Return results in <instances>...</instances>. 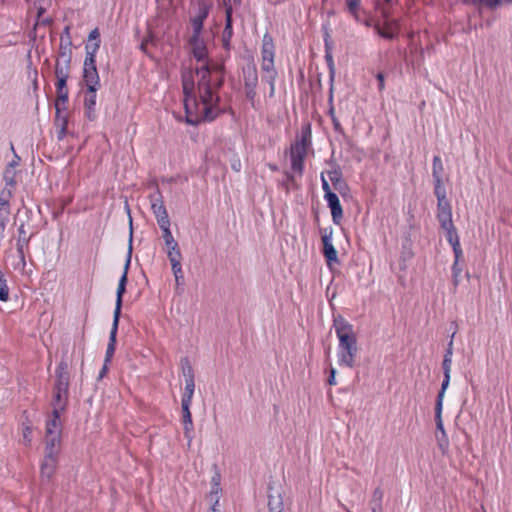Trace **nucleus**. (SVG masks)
<instances>
[{
    "instance_id": "obj_1",
    "label": "nucleus",
    "mask_w": 512,
    "mask_h": 512,
    "mask_svg": "<svg viewBox=\"0 0 512 512\" xmlns=\"http://www.w3.org/2000/svg\"><path fill=\"white\" fill-rule=\"evenodd\" d=\"M334 328L339 340L338 345V364L353 368L355 357L358 352L357 337L353 325L346 321L342 316L334 318Z\"/></svg>"
},
{
    "instance_id": "obj_2",
    "label": "nucleus",
    "mask_w": 512,
    "mask_h": 512,
    "mask_svg": "<svg viewBox=\"0 0 512 512\" xmlns=\"http://www.w3.org/2000/svg\"><path fill=\"white\" fill-rule=\"evenodd\" d=\"M56 381L53 389L52 406L59 410H66L69 396L70 375L68 372V363L65 360L60 361L56 368Z\"/></svg>"
},
{
    "instance_id": "obj_3",
    "label": "nucleus",
    "mask_w": 512,
    "mask_h": 512,
    "mask_svg": "<svg viewBox=\"0 0 512 512\" xmlns=\"http://www.w3.org/2000/svg\"><path fill=\"white\" fill-rule=\"evenodd\" d=\"M311 124L302 126L300 139H297L290 148L291 169L299 176L304 172V161L307 149L311 145Z\"/></svg>"
},
{
    "instance_id": "obj_4",
    "label": "nucleus",
    "mask_w": 512,
    "mask_h": 512,
    "mask_svg": "<svg viewBox=\"0 0 512 512\" xmlns=\"http://www.w3.org/2000/svg\"><path fill=\"white\" fill-rule=\"evenodd\" d=\"M99 50V41L85 46V59L83 64V81L88 92L98 91L101 87L100 78L96 66V54Z\"/></svg>"
},
{
    "instance_id": "obj_5",
    "label": "nucleus",
    "mask_w": 512,
    "mask_h": 512,
    "mask_svg": "<svg viewBox=\"0 0 512 512\" xmlns=\"http://www.w3.org/2000/svg\"><path fill=\"white\" fill-rule=\"evenodd\" d=\"M198 90L200 101L203 104V120H215L222 112L218 107L220 97L215 95V89L212 86L198 88Z\"/></svg>"
},
{
    "instance_id": "obj_6",
    "label": "nucleus",
    "mask_w": 512,
    "mask_h": 512,
    "mask_svg": "<svg viewBox=\"0 0 512 512\" xmlns=\"http://www.w3.org/2000/svg\"><path fill=\"white\" fill-rule=\"evenodd\" d=\"M132 239H133V231H132V219L130 218V236H129V247H128V253L126 258V263L124 265V271L122 276L119 279L117 291H116V303H115V310L113 313V321H119L121 316V308L123 303V295L126 291V284H127V275H128V269L131 262V254H132Z\"/></svg>"
},
{
    "instance_id": "obj_7",
    "label": "nucleus",
    "mask_w": 512,
    "mask_h": 512,
    "mask_svg": "<svg viewBox=\"0 0 512 512\" xmlns=\"http://www.w3.org/2000/svg\"><path fill=\"white\" fill-rule=\"evenodd\" d=\"M436 218L439 221L441 229L445 231L446 239L448 243L452 246L454 256H456L457 259H460V257L462 256V249L457 229L452 220V213L436 215Z\"/></svg>"
},
{
    "instance_id": "obj_8",
    "label": "nucleus",
    "mask_w": 512,
    "mask_h": 512,
    "mask_svg": "<svg viewBox=\"0 0 512 512\" xmlns=\"http://www.w3.org/2000/svg\"><path fill=\"white\" fill-rule=\"evenodd\" d=\"M243 83L245 89V97L250 102L251 106L255 108L256 89L258 86V72L254 63L248 64L242 69Z\"/></svg>"
},
{
    "instance_id": "obj_9",
    "label": "nucleus",
    "mask_w": 512,
    "mask_h": 512,
    "mask_svg": "<svg viewBox=\"0 0 512 512\" xmlns=\"http://www.w3.org/2000/svg\"><path fill=\"white\" fill-rule=\"evenodd\" d=\"M152 212L157 220L159 227L171 225L167 209L164 205L163 196L159 189L156 193L149 196Z\"/></svg>"
},
{
    "instance_id": "obj_10",
    "label": "nucleus",
    "mask_w": 512,
    "mask_h": 512,
    "mask_svg": "<svg viewBox=\"0 0 512 512\" xmlns=\"http://www.w3.org/2000/svg\"><path fill=\"white\" fill-rule=\"evenodd\" d=\"M323 243V255L327 264L339 263L337 250L332 243L333 229L331 227L320 229Z\"/></svg>"
},
{
    "instance_id": "obj_11",
    "label": "nucleus",
    "mask_w": 512,
    "mask_h": 512,
    "mask_svg": "<svg viewBox=\"0 0 512 512\" xmlns=\"http://www.w3.org/2000/svg\"><path fill=\"white\" fill-rule=\"evenodd\" d=\"M434 195L437 198V212L436 215H444L452 213V205L447 199L446 189L443 185V180H434Z\"/></svg>"
},
{
    "instance_id": "obj_12",
    "label": "nucleus",
    "mask_w": 512,
    "mask_h": 512,
    "mask_svg": "<svg viewBox=\"0 0 512 512\" xmlns=\"http://www.w3.org/2000/svg\"><path fill=\"white\" fill-rule=\"evenodd\" d=\"M197 15L191 19L192 35H201L205 19L208 17L211 3L208 0H197Z\"/></svg>"
},
{
    "instance_id": "obj_13",
    "label": "nucleus",
    "mask_w": 512,
    "mask_h": 512,
    "mask_svg": "<svg viewBox=\"0 0 512 512\" xmlns=\"http://www.w3.org/2000/svg\"><path fill=\"white\" fill-rule=\"evenodd\" d=\"M55 106V126L57 129V139L59 141L63 140L67 133V126H68V114L66 112L67 110V104L61 105V104H54Z\"/></svg>"
},
{
    "instance_id": "obj_14",
    "label": "nucleus",
    "mask_w": 512,
    "mask_h": 512,
    "mask_svg": "<svg viewBox=\"0 0 512 512\" xmlns=\"http://www.w3.org/2000/svg\"><path fill=\"white\" fill-rule=\"evenodd\" d=\"M33 236L34 233H30L29 235L27 234L24 223H21L19 225L16 250L19 257V261L23 268L26 266L25 249L28 248L30 240Z\"/></svg>"
},
{
    "instance_id": "obj_15",
    "label": "nucleus",
    "mask_w": 512,
    "mask_h": 512,
    "mask_svg": "<svg viewBox=\"0 0 512 512\" xmlns=\"http://www.w3.org/2000/svg\"><path fill=\"white\" fill-rule=\"evenodd\" d=\"M261 69L264 73L263 81L268 83L269 85V97H274L275 95V83L278 76V73L275 69L274 60H262Z\"/></svg>"
},
{
    "instance_id": "obj_16",
    "label": "nucleus",
    "mask_w": 512,
    "mask_h": 512,
    "mask_svg": "<svg viewBox=\"0 0 512 512\" xmlns=\"http://www.w3.org/2000/svg\"><path fill=\"white\" fill-rule=\"evenodd\" d=\"M435 422H436V440L439 449L443 454H446L449 450V439L444 429L442 421V409L435 410Z\"/></svg>"
},
{
    "instance_id": "obj_17",
    "label": "nucleus",
    "mask_w": 512,
    "mask_h": 512,
    "mask_svg": "<svg viewBox=\"0 0 512 512\" xmlns=\"http://www.w3.org/2000/svg\"><path fill=\"white\" fill-rule=\"evenodd\" d=\"M59 462V456L44 454V459L40 467L42 481L49 482L53 477Z\"/></svg>"
},
{
    "instance_id": "obj_18",
    "label": "nucleus",
    "mask_w": 512,
    "mask_h": 512,
    "mask_svg": "<svg viewBox=\"0 0 512 512\" xmlns=\"http://www.w3.org/2000/svg\"><path fill=\"white\" fill-rule=\"evenodd\" d=\"M327 205L331 210L332 220L334 224L339 225L343 218V208L336 193H328L324 195Z\"/></svg>"
},
{
    "instance_id": "obj_19",
    "label": "nucleus",
    "mask_w": 512,
    "mask_h": 512,
    "mask_svg": "<svg viewBox=\"0 0 512 512\" xmlns=\"http://www.w3.org/2000/svg\"><path fill=\"white\" fill-rule=\"evenodd\" d=\"M189 45L192 48L193 57L197 61H204L208 57L207 47L204 41L201 39V35H192L189 38Z\"/></svg>"
},
{
    "instance_id": "obj_20",
    "label": "nucleus",
    "mask_w": 512,
    "mask_h": 512,
    "mask_svg": "<svg viewBox=\"0 0 512 512\" xmlns=\"http://www.w3.org/2000/svg\"><path fill=\"white\" fill-rule=\"evenodd\" d=\"M64 410L53 408L51 416L46 421L45 434H62L60 415Z\"/></svg>"
},
{
    "instance_id": "obj_21",
    "label": "nucleus",
    "mask_w": 512,
    "mask_h": 512,
    "mask_svg": "<svg viewBox=\"0 0 512 512\" xmlns=\"http://www.w3.org/2000/svg\"><path fill=\"white\" fill-rule=\"evenodd\" d=\"M328 176L336 191H338L341 195H345L348 192V184L343 179L342 171L339 168L329 171Z\"/></svg>"
},
{
    "instance_id": "obj_22",
    "label": "nucleus",
    "mask_w": 512,
    "mask_h": 512,
    "mask_svg": "<svg viewBox=\"0 0 512 512\" xmlns=\"http://www.w3.org/2000/svg\"><path fill=\"white\" fill-rule=\"evenodd\" d=\"M268 489V512H285L282 493L279 491L272 493L273 488L271 486H269Z\"/></svg>"
},
{
    "instance_id": "obj_23",
    "label": "nucleus",
    "mask_w": 512,
    "mask_h": 512,
    "mask_svg": "<svg viewBox=\"0 0 512 512\" xmlns=\"http://www.w3.org/2000/svg\"><path fill=\"white\" fill-rule=\"evenodd\" d=\"M62 434H45V453L59 456Z\"/></svg>"
},
{
    "instance_id": "obj_24",
    "label": "nucleus",
    "mask_w": 512,
    "mask_h": 512,
    "mask_svg": "<svg viewBox=\"0 0 512 512\" xmlns=\"http://www.w3.org/2000/svg\"><path fill=\"white\" fill-rule=\"evenodd\" d=\"M275 57V45L273 37L266 32L263 35L262 46H261V59L262 60H274Z\"/></svg>"
},
{
    "instance_id": "obj_25",
    "label": "nucleus",
    "mask_w": 512,
    "mask_h": 512,
    "mask_svg": "<svg viewBox=\"0 0 512 512\" xmlns=\"http://www.w3.org/2000/svg\"><path fill=\"white\" fill-rule=\"evenodd\" d=\"M118 325H119V321H117V320L113 321L112 327L110 330L109 342H108L107 349H106L105 359H104V362H106V364H109L111 362L112 357L115 353Z\"/></svg>"
},
{
    "instance_id": "obj_26",
    "label": "nucleus",
    "mask_w": 512,
    "mask_h": 512,
    "mask_svg": "<svg viewBox=\"0 0 512 512\" xmlns=\"http://www.w3.org/2000/svg\"><path fill=\"white\" fill-rule=\"evenodd\" d=\"M196 74L199 76L198 88L212 86L211 68L209 63H205L201 68H196Z\"/></svg>"
},
{
    "instance_id": "obj_27",
    "label": "nucleus",
    "mask_w": 512,
    "mask_h": 512,
    "mask_svg": "<svg viewBox=\"0 0 512 512\" xmlns=\"http://www.w3.org/2000/svg\"><path fill=\"white\" fill-rule=\"evenodd\" d=\"M57 97L55 104H67L69 99V90L67 87V80H56L55 82Z\"/></svg>"
},
{
    "instance_id": "obj_28",
    "label": "nucleus",
    "mask_w": 512,
    "mask_h": 512,
    "mask_svg": "<svg viewBox=\"0 0 512 512\" xmlns=\"http://www.w3.org/2000/svg\"><path fill=\"white\" fill-rule=\"evenodd\" d=\"M324 42H325V60L327 63V66L329 68L330 76L333 78L335 73V65L334 60L332 56V42L330 40V35L328 32L325 33L324 36Z\"/></svg>"
},
{
    "instance_id": "obj_29",
    "label": "nucleus",
    "mask_w": 512,
    "mask_h": 512,
    "mask_svg": "<svg viewBox=\"0 0 512 512\" xmlns=\"http://www.w3.org/2000/svg\"><path fill=\"white\" fill-rule=\"evenodd\" d=\"M190 406L191 405H181L183 413L184 435L188 439L192 438L191 433L193 431V421L190 412Z\"/></svg>"
},
{
    "instance_id": "obj_30",
    "label": "nucleus",
    "mask_w": 512,
    "mask_h": 512,
    "mask_svg": "<svg viewBox=\"0 0 512 512\" xmlns=\"http://www.w3.org/2000/svg\"><path fill=\"white\" fill-rule=\"evenodd\" d=\"M71 72V64L61 63L59 59L55 61L54 74L56 80H68Z\"/></svg>"
},
{
    "instance_id": "obj_31",
    "label": "nucleus",
    "mask_w": 512,
    "mask_h": 512,
    "mask_svg": "<svg viewBox=\"0 0 512 512\" xmlns=\"http://www.w3.org/2000/svg\"><path fill=\"white\" fill-rule=\"evenodd\" d=\"M383 496H384V492L380 487H377L374 489L372 498L369 502L371 512H382L383 511V506H382Z\"/></svg>"
},
{
    "instance_id": "obj_32",
    "label": "nucleus",
    "mask_w": 512,
    "mask_h": 512,
    "mask_svg": "<svg viewBox=\"0 0 512 512\" xmlns=\"http://www.w3.org/2000/svg\"><path fill=\"white\" fill-rule=\"evenodd\" d=\"M72 45L73 44H59L58 57L61 63L71 64L72 61Z\"/></svg>"
},
{
    "instance_id": "obj_33",
    "label": "nucleus",
    "mask_w": 512,
    "mask_h": 512,
    "mask_svg": "<svg viewBox=\"0 0 512 512\" xmlns=\"http://www.w3.org/2000/svg\"><path fill=\"white\" fill-rule=\"evenodd\" d=\"M450 379H451V375L450 374H444V379H443L442 384H441V389L438 392V395H437V398H436L435 410L439 411L440 409H443V398H444L446 389L449 386Z\"/></svg>"
},
{
    "instance_id": "obj_34",
    "label": "nucleus",
    "mask_w": 512,
    "mask_h": 512,
    "mask_svg": "<svg viewBox=\"0 0 512 512\" xmlns=\"http://www.w3.org/2000/svg\"><path fill=\"white\" fill-rule=\"evenodd\" d=\"M194 390L195 380L185 381V389L184 394L182 396L181 405H191Z\"/></svg>"
},
{
    "instance_id": "obj_35",
    "label": "nucleus",
    "mask_w": 512,
    "mask_h": 512,
    "mask_svg": "<svg viewBox=\"0 0 512 512\" xmlns=\"http://www.w3.org/2000/svg\"><path fill=\"white\" fill-rule=\"evenodd\" d=\"M332 101H333V96H332V92H331L330 93V97H329L330 107H329V110H328V115L331 118L334 131L336 133H338V134H344V129H343L339 119L335 115V109H334V106L332 105Z\"/></svg>"
},
{
    "instance_id": "obj_36",
    "label": "nucleus",
    "mask_w": 512,
    "mask_h": 512,
    "mask_svg": "<svg viewBox=\"0 0 512 512\" xmlns=\"http://www.w3.org/2000/svg\"><path fill=\"white\" fill-rule=\"evenodd\" d=\"M233 35V27H232V18L228 16V19H225V27L222 34L223 46L226 49L230 47V41Z\"/></svg>"
},
{
    "instance_id": "obj_37",
    "label": "nucleus",
    "mask_w": 512,
    "mask_h": 512,
    "mask_svg": "<svg viewBox=\"0 0 512 512\" xmlns=\"http://www.w3.org/2000/svg\"><path fill=\"white\" fill-rule=\"evenodd\" d=\"M443 171H444V167H443L442 160H441L440 156H438V155L434 156L433 163H432L433 181L434 180H438V181L442 180Z\"/></svg>"
},
{
    "instance_id": "obj_38",
    "label": "nucleus",
    "mask_w": 512,
    "mask_h": 512,
    "mask_svg": "<svg viewBox=\"0 0 512 512\" xmlns=\"http://www.w3.org/2000/svg\"><path fill=\"white\" fill-rule=\"evenodd\" d=\"M181 368L183 375L185 377V381L195 380L194 369L188 357H184L181 359Z\"/></svg>"
},
{
    "instance_id": "obj_39",
    "label": "nucleus",
    "mask_w": 512,
    "mask_h": 512,
    "mask_svg": "<svg viewBox=\"0 0 512 512\" xmlns=\"http://www.w3.org/2000/svg\"><path fill=\"white\" fill-rule=\"evenodd\" d=\"M162 237L165 241V244L168 248L176 247L178 245L177 241L174 239L172 232L170 230V225L161 226Z\"/></svg>"
},
{
    "instance_id": "obj_40",
    "label": "nucleus",
    "mask_w": 512,
    "mask_h": 512,
    "mask_svg": "<svg viewBox=\"0 0 512 512\" xmlns=\"http://www.w3.org/2000/svg\"><path fill=\"white\" fill-rule=\"evenodd\" d=\"M9 300V288L7 280L4 277L3 272L0 270V301L6 302Z\"/></svg>"
},
{
    "instance_id": "obj_41",
    "label": "nucleus",
    "mask_w": 512,
    "mask_h": 512,
    "mask_svg": "<svg viewBox=\"0 0 512 512\" xmlns=\"http://www.w3.org/2000/svg\"><path fill=\"white\" fill-rule=\"evenodd\" d=\"M16 172L14 168L6 167L3 173V178L6 183V186H9L11 188H14L16 185Z\"/></svg>"
},
{
    "instance_id": "obj_42",
    "label": "nucleus",
    "mask_w": 512,
    "mask_h": 512,
    "mask_svg": "<svg viewBox=\"0 0 512 512\" xmlns=\"http://www.w3.org/2000/svg\"><path fill=\"white\" fill-rule=\"evenodd\" d=\"M167 256L170 260L171 266L173 265V263L181 264L182 254L179 245H177L176 247L169 248Z\"/></svg>"
},
{
    "instance_id": "obj_43",
    "label": "nucleus",
    "mask_w": 512,
    "mask_h": 512,
    "mask_svg": "<svg viewBox=\"0 0 512 512\" xmlns=\"http://www.w3.org/2000/svg\"><path fill=\"white\" fill-rule=\"evenodd\" d=\"M171 268H172V271H173V274L175 277L176 287L178 288L179 286L184 284V275H183V271H182V266H181V264L173 263Z\"/></svg>"
},
{
    "instance_id": "obj_44",
    "label": "nucleus",
    "mask_w": 512,
    "mask_h": 512,
    "mask_svg": "<svg viewBox=\"0 0 512 512\" xmlns=\"http://www.w3.org/2000/svg\"><path fill=\"white\" fill-rule=\"evenodd\" d=\"M461 273H462V268L459 266V259H457V257L455 256V261L452 266V280H453L454 286H458Z\"/></svg>"
},
{
    "instance_id": "obj_45",
    "label": "nucleus",
    "mask_w": 512,
    "mask_h": 512,
    "mask_svg": "<svg viewBox=\"0 0 512 512\" xmlns=\"http://www.w3.org/2000/svg\"><path fill=\"white\" fill-rule=\"evenodd\" d=\"M12 196L11 189H4L0 193V207L9 209V201Z\"/></svg>"
},
{
    "instance_id": "obj_46",
    "label": "nucleus",
    "mask_w": 512,
    "mask_h": 512,
    "mask_svg": "<svg viewBox=\"0 0 512 512\" xmlns=\"http://www.w3.org/2000/svg\"><path fill=\"white\" fill-rule=\"evenodd\" d=\"M96 92H88L84 98V108H93L96 106Z\"/></svg>"
},
{
    "instance_id": "obj_47",
    "label": "nucleus",
    "mask_w": 512,
    "mask_h": 512,
    "mask_svg": "<svg viewBox=\"0 0 512 512\" xmlns=\"http://www.w3.org/2000/svg\"><path fill=\"white\" fill-rule=\"evenodd\" d=\"M71 27L69 25L65 26L61 35H60V43L59 44H72V37L70 33Z\"/></svg>"
},
{
    "instance_id": "obj_48",
    "label": "nucleus",
    "mask_w": 512,
    "mask_h": 512,
    "mask_svg": "<svg viewBox=\"0 0 512 512\" xmlns=\"http://www.w3.org/2000/svg\"><path fill=\"white\" fill-rule=\"evenodd\" d=\"M360 6V0H347V8L350 14L358 19L357 11Z\"/></svg>"
},
{
    "instance_id": "obj_49",
    "label": "nucleus",
    "mask_w": 512,
    "mask_h": 512,
    "mask_svg": "<svg viewBox=\"0 0 512 512\" xmlns=\"http://www.w3.org/2000/svg\"><path fill=\"white\" fill-rule=\"evenodd\" d=\"M480 6H485L489 9H494L502 3V0H474Z\"/></svg>"
},
{
    "instance_id": "obj_50",
    "label": "nucleus",
    "mask_w": 512,
    "mask_h": 512,
    "mask_svg": "<svg viewBox=\"0 0 512 512\" xmlns=\"http://www.w3.org/2000/svg\"><path fill=\"white\" fill-rule=\"evenodd\" d=\"M451 366H452V357H449V355H444L443 361H442L443 374H451Z\"/></svg>"
},
{
    "instance_id": "obj_51",
    "label": "nucleus",
    "mask_w": 512,
    "mask_h": 512,
    "mask_svg": "<svg viewBox=\"0 0 512 512\" xmlns=\"http://www.w3.org/2000/svg\"><path fill=\"white\" fill-rule=\"evenodd\" d=\"M154 40V35L152 32H149L148 35L142 40L139 48L140 50L145 53L146 55H149L148 53V50H147V44L149 42H152Z\"/></svg>"
},
{
    "instance_id": "obj_52",
    "label": "nucleus",
    "mask_w": 512,
    "mask_h": 512,
    "mask_svg": "<svg viewBox=\"0 0 512 512\" xmlns=\"http://www.w3.org/2000/svg\"><path fill=\"white\" fill-rule=\"evenodd\" d=\"M375 28L377 30L378 35L384 39L392 40L396 37V34L392 31L383 30L379 26H376Z\"/></svg>"
},
{
    "instance_id": "obj_53",
    "label": "nucleus",
    "mask_w": 512,
    "mask_h": 512,
    "mask_svg": "<svg viewBox=\"0 0 512 512\" xmlns=\"http://www.w3.org/2000/svg\"><path fill=\"white\" fill-rule=\"evenodd\" d=\"M182 85H183V92H184V94L188 95L193 90L194 82H193L192 79L191 80H187V79L184 78Z\"/></svg>"
},
{
    "instance_id": "obj_54",
    "label": "nucleus",
    "mask_w": 512,
    "mask_h": 512,
    "mask_svg": "<svg viewBox=\"0 0 512 512\" xmlns=\"http://www.w3.org/2000/svg\"><path fill=\"white\" fill-rule=\"evenodd\" d=\"M10 149L14 154L12 161L7 165L10 168H15L19 165L21 158L16 154L13 143L10 144Z\"/></svg>"
},
{
    "instance_id": "obj_55",
    "label": "nucleus",
    "mask_w": 512,
    "mask_h": 512,
    "mask_svg": "<svg viewBox=\"0 0 512 512\" xmlns=\"http://www.w3.org/2000/svg\"><path fill=\"white\" fill-rule=\"evenodd\" d=\"M210 68H211V74L224 75L225 67L223 64H218V63L211 64Z\"/></svg>"
},
{
    "instance_id": "obj_56",
    "label": "nucleus",
    "mask_w": 512,
    "mask_h": 512,
    "mask_svg": "<svg viewBox=\"0 0 512 512\" xmlns=\"http://www.w3.org/2000/svg\"><path fill=\"white\" fill-rule=\"evenodd\" d=\"M222 2H223V6L225 8V19H228V16L230 18H232L233 8H232L231 0H222Z\"/></svg>"
},
{
    "instance_id": "obj_57",
    "label": "nucleus",
    "mask_w": 512,
    "mask_h": 512,
    "mask_svg": "<svg viewBox=\"0 0 512 512\" xmlns=\"http://www.w3.org/2000/svg\"><path fill=\"white\" fill-rule=\"evenodd\" d=\"M224 84V75H217L214 79H212V88L215 90L220 89Z\"/></svg>"
},
{
    "instance_id": "obj_58",
    "label": "nucleus",
    "mask_w": 512,
    "mask_h": 512,
    "mask_svg": "<svg viewBox=\"0 0 512 512\" xmlns=\"http://www.w3.org/2000/svg\"><path fill=\"white\" fill-rule=\"evenodd\" d=\"M185 110H186V122L190 125H197L199 122H200V119L198 117H191L189 114V108H188V104L185 103Z\"/></svg>"
},
{
    "instance_id": "obj_59",
    "label": "nucleus",
    "mask_w": 512,
    "mask_h": 512,
    "mask_svg": "<svg viewBox=\"0 0 512 512\" xmlns=\"http://www.w3.org/2000/svg\"><path fill=\"white\" fill-rule=\"evenodd\" d=\"M320 178H321V184H322V189L324 191V195H327L328 193H333L328 181L326 180V178L324 176V173H321Z\"/></svg>"
},
{
    "instance_id": "obj_60",
    "label": "nucleus",
    "mask_w": 512,
    "mask_h": 512,
    "mask_svg": "<svg viewBox=\"0 0 512 512\" xmlns=\"http://www.w3.org/2000/svg\"><path fill=\"white\" fill-rule=\"evenodd\" d=\"M89 41H95L94 43L100 42V32L98 28H94L88 36Z\"/></svg>"
},
{
    "instance_id": "obj_61",
    "label": "nucleus",
    "mask_w": 512,
    "mask_h": 512,
    "mask_svg": "<svg viewBox=\"0 0 512 512\" xmlns=\"http://www.w3.org/2000/svg\"><path fill=\"white\" fill-rule=\"evenodd\" d=\"M376 79L378 80V90L383 91L385 88V76L382 72H378L376 74Z\"/></svg>"
},
{
    "instance_id": "obj_62",
    "label": "nucleus",
    "mask_w": 512,
    "mask_h": 512,
    "mask_svg": "<svg viewBox=\"0 0 512 512\" xmlns=\"http://www.w3.org/2000/svg\"><path fill=\"white\" fill-rule=\"evenodd\" d=\"M327 383L330 386L336 385V369L333 368V367H331L330 370H329V376H328V379H327Z\"/></svg>"
},
{
    "instance_id": "obj_63",
    "label": "nucleus",
    "mask_w": 512,
    "mask_h": 512,
    "mask_svg": "<svg viewBox=\"0 0 512 512\" xmlns=\"http://www.w3.org/2000/svg\"><path fill=\"white\" fill-rule=\"evenodd\" d=\"M9 214L10 209L0 207V220L2 219L3 223H7Z\"/></svg>"
},
{
    "instance_id": "obj_64",
    "label": "nucleus",
    "mask_w": 512,
    "mask_h": 512,
    "mask_svg": "<svg viewBox=\"0 0 512 512\" xmlns=\"http://www.w3.org/2000/svg\"><path fill=\"white\" fill-rule=\"evenodd\" d=\"M85 115L90 121H94L96 119L95 107L93 108H84Z\"/></svg>"
}]
</instances>
